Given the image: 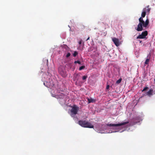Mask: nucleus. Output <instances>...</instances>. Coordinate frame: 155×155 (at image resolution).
<instances>
[{
	"instance_id": "nucleus-18",
	"label": "nucleus",
	"mask_w": 155,
	"mask_h": 155,
	"mask_svg": "<svg viewBox=\"0 0 155 155\" xmlns=\"http://www.w3.org/2000/svg\"><path fill=\"white\" fill-rule=\"evenodd\" d=\"M74 63L75 64L78 63V64H81V62L80 61H74Z\"/></svg>"
},
{
	"instance_id": "nucleus-13",
	"label": "nucleus",
	"mask_w": 155,
	"mask_h": 155,
	"mask_svg": "<svg viewBox=\"0 0 155 155\" xmlns=\"http://www.w3.org/2000/svg\"><path fill=\"white\" fill-rule=\"evenodd\" d=\"M78 54V52L77 51H75L73 54V56L74 57H75Z\"/></svg>"
},
{
	"instance_id": "nucleus-23",
	"label": "nucleus",
	"mask_w": 155,
	"mask_h": 155,
	"mask_svg": "<svg viewBox=\"0 0 155 155\" xmlns=\"http://www.w3.org/2000/svg\"><path fill=\"white\" fill-rule=\"evenodd\" d=\"M149 5H148V6H147V8H148V7H149Z\"/></svg>"
},
{
	"instance_id": "nucleus-12",
	"label": "nucleus",
	"mask_w": 155,
	"mask_h": 155,
	"mask_svg": "<svg viewBox=\"0 0 155 155\" xmlns=\"http://www.w3.org/2000/svg\"><path fill=\"white\" fill-rule=\"evenodd\" d=\"M82 40H81L80 41H79L78 43L80 45H81V46H82L83 47L84 46V43H83L82 44Z\"/></svg>"
},
{
	"instance_id": "nucleus-4",
	"label": "nucleus",
	"mask_w": 155,
	"mask_h": 155,
	"mask_svg": "<svg viewBox=\"0 0 155 155\" xmlns=\"http://www.w3.org/2000/svg\"><path fill=\"white\" fill-rule=\"evenodd\" d=\"M78 124L81 126H91L90 123L86 120H80L78 121Z\"/></svg>"
},
{
	"instance_id": "nucleus-9",
	"label": "nucleus",
	"mask_w": 155,
	"mask_h": 155,
	"mask_svg": "<svg viewBox=\"0 0 155 155\" xmlns=\"http://www.w3.org/2000/svg\"><path fill=\"white\" fill-rule=\"evenodd\" d=\"M146 8H145L143 9V11L142 12L141 14V17L143 18H144L146 14V12H145Z\"/></svg>"
},
{
	"instance_id": "nucleus-20",
	"label": "nucleus",
	"mask_w": 155,
	"mask_h": 155,
	"mask_svg": "<svg viewBox=\"0 0 155 155\" xmlns=\"http://www.w3.org/2000/svg\"><path fill=\"white\" fill-rule=\"evenodd\" d=\"M109 87H110V86L109 85H107V86H106V89L108 90L109 88Z\"/></svg>"
},
{
	"instance_id": "nucleus-6",
	"label": "nucleus",
	"mask_w": 155,
	"mask_h": 155,
	"mask_svg": "<svg viewBox=\"0 0 155 155\" xmlns=\"http://www.w3.org/2000/svg\"><path fill=\"white\" fill-rule=\"evenodd\" d=\"M129 122V121L128 120L127 121H124V122H122V123L117 124H110L109 125L108 124L107 125V126H121L122 125H125L126 124H128Z\"/></svg>"
},
{
	"instance_id": "nucleus-2",
	"label": "nucleus",
	"mask_w": 155,
	"mask_h": 155,
	"mask_svg": "<svg viewBox=\"0 0 155 155\" xmlns=\"http://www.w3.org/2000/svg\"><path fill=\"white\" fill-rule=\"evenodd\" d=\"M139 23L138 24L137 28L136 30L137 31H141L143 30V27H146L149 24V20L147 19L145 22L143 18L140 17L139 19Z\"/></svg>"
},
{
	"instance_id": "nucleus-3",
	"label": "nucleus",
	"mask_w": 155,
	"mask_h": 155,
	"mask_svg": "<svg viewBox=\"0 0 155 155\" xmlns=\"http://www.w3.org/2000/svg\"><path fill=\"white\" fill-rule=\"evenodd\" d=\"M79 110V107L76 105H74L71 110V117H74L77 114Z\"/></svg>"
},
{
	"instance_id": "nucleus-11",
	"label": "nucleus",
	"mask_w": 155,
	"mask_h": 155,
	"mask_svg": "<svg viewBox=\"0 0 155 155\" xmlns=\"http://www.w3.org/2000/svg\"><path fill=\"white\" fill-rule=\"evenodd\" d=\"M149 61V59L148 58H147L145 61L144 62V65H146L148 64Z\"/></svg>"
},
{
	"instance_id": "nucleus-5",
	"label": "nucleus",
	"mask_w": 155,
	"mask_h": 155,
	"mask_svg": "<svg viewBox=\"0 0 155 155\" xmlns=\"http://www.w3.org/2000/svg\"><path fill=\"white\" fill-rule=\"evenodd\" d=\"M148 35V32L145 31L142 32L141 34L139 35L137 37V39H144L146 38V36Z\"/></svg>"
},
{
	"instance_id": "nucleus-22",
	"label": "nucleus",
	"mask_w": 155,
	"mask_h": 155,
	"mask_svg": "<svg viewBox=\"0 0 155 155\" xmlns=\"http://www.w3.org/2000/svg\"><path fill=\"white\" fill-rule=\"evenodd\" d=\"M71 54L70 53H68V57Z\"/></svg>"
},
{
	"instance_id": "nucleus-15",
	"label": "nucleus",
	"mask_w": 155,
	"mask_h": 155,
	"mask_svg": "<svg viewBox=\"0 0 155 155\" xmlns=\"http://www.w3.org/2000/svg\"><path fill=\"white\" fill-rule=\"evenodd\" d=\"M121 80H122L121 78H120V79H119L118 80H117L116 81V83L117 84H119V83H120L121 82Z\"/></svg>"
},
{
	"instance_id": "nucleus-16",
	"label": "nucleus",
	"mask_w": 155,
	"mask_h": 155,
	"mask_svg": "<svg viewBox=\"0 0 155 155\" xmlns=\"http://www.w3.org/2000/svg\"><path fill=\"white\" fill-rule=\"evenodd\" d=\"M87 76H84L82 77V79L83 80H85L87 79Z\"/></svg>"
},
{
	"instance_id": "nucleus-1",
	"label": "nucleus",
	"mask_w": 155,
	"mask_h": 155,
	"mask_svg": "<svg viewBox=\"0 0 155 155\" xmlns=\"http://www.w3.org/2000/svg\"><path fill=\"white\" fill-rule=\"evenodd\" d=\"M85 127L93 128L97 132L101 134L110 133L113 132H122L127 130H133L135 127Z\"/></svg>"
},
{
	"instance_id": "nucleus-19",
	"label": "nucleus",
	"mask_w": 155,
	"mask_h": 155,
	"mask_svg": "<svg viewBox=\"0 0 155 155\" xmlns=\"http://www.w3.org/2000/svg\"><path fill=\"white\" fill-rule=\"evenodd\" d=\"M148 89V87H145L143 89V90H142V91H145L147 89Z\"/></svg>"
},
{
	"instance_id": "nucleus-14",
	"label": "nucleus",
	"mask_w": 155,
	"mask_h": 155,
	"mask_svg": "<svg viewBox=\"0 0 155 155\" xmlns=\"http://www.w3.org/2000/svg\"><path fill=\"white\" fill-rule=\"evenodd\" d=\"M85 68V66H82L81 67H80L79 68V70L80 71H81L82 69H84Z\"/></svg>"
},
{
	"instance_id": "nucleus-24",
	"label": "nucleus",
	"mask_w": 155,
	"mask_h": 155,
	"mask_svg": "<svg viewBox=\"0 0 155 155\" xmlns=\"http://www.w3.org/2000/svg\"><path fill=\"white\" fill-rule=\"evenodd\" d=\"M68 27H69V28H70L69 25L68 26Z\"/></svg>"
},
{
	"instance_id": "nucleus-8",
	"label": "nucleus",
	"mask_w": 155,
	"mask_h": 155,
	"mask_svg": "<svg viewBox=\"0 0 155 155\" xmlns=\"http://www.w3.org/2000/svg\"><path fill=\"white\" fill-rule=\"evenodd\" d=\"M153 89H150L149 91L147 92V94L150 97L153 95Z\"/></svg>"
},
{
	"instance_id": "nucleus-10",
	"label": "nucleus",
	"mask_w": 155,
	"mask_h": 155,
	"mask_svg": "<svg viewBox=\"0 0 155 155\" xmlns=\"http://www.w3.org/2000/svg\"><path fill=\"white\" fill-rule=\"evenodd\" d=\"M87 100L88 101V102L89 103H93L94 101V99L91 98H87Z\"/></svg>"
},
{
	"instance_id": "nucleus-17",
	"label": "nucleus",
	"mask_w": 155,
	"mask_h": 155,
	"mask_svg": "<svg viewBox=\"0 0 155 155\" xmlns=\"http://www.w3.org/2000/svg\"><path fill=\"white\" fill-rule=\"evenodd\" d=\"M150 8H146L145 12H146L147 11L148 12H149L150 11Z\"/></svg>"
},
{
	"instance_id": "nucleus-21",
	"label": "nucleus",
	"mask_w": 155,
	"mask_h": 155,
	"mask_svg": "<svg viewBox=\"0 0 155 155\" xmlns=\"http://www.w3.org/2000/svg\"><path fill=\"white\" fill-rule=\"evenodd\" d=\"M90 39V37H88V38L87 39V40H86V41H87L88 40H89Z\"/></svg>"
},
{
	"instance_id": "nucleus-7",
	"label": "nucleus",
	"mask_w": 155,
	"mask_h": 155,
	"mask_svg": "<svg viewBox=\"0 0 155 155\" xmlns=\"http://www.w3.org/2000/svg\"><path fill=\"white\" fill-rule=\"evenodd\" d=\"M112 40L114 43V44L117 46H118L120 45V41L118 39L116 38H112Z\"/></svg>"
}]
</instances>
